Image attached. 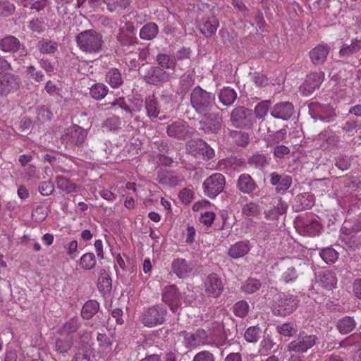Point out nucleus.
<instances>
[{
    "instance_id": "10",
    "label": "nucleus",
    "mask_w": 361,
    "mask_h": 361,
    "mask_svg": "<svg viewBox=\"0 0 361 361\" xmlns=\"http://www.w3.org/2000/svg\"><path fill=\"white\" fill-rule=\"evenodd\" d=\"M204 290L208 296L218 298L224 290V283L216 274H209L204 281Z\"/></svg>"
},
{
    "instance_id": "24",
    "label": "nucleus",
    "mask_w": 361,
    "mask_h": 361,
    "mask_svg": "<svg viewBox=\"0 0 361 361\" xmlns=\"http://www.w3.org/2000/svg\"><path fill=\"white\" fill-rule=\"evenodd\" d=\"M314 202V195L309 192H304L297 195L295 198L294 207L297 211L310 209Z\"/></svg>"
},
{
    "instance_id": "45",
    "label": "nucleus",
    "mask_w": 361,
    "mask_h": 361,
    "mask_svg": "<svg viewBox=\"0 0 361 361\" xmlns=\"http://www.w3.org/2000/svg\"><path fill=\"white\" fill-rule=\"evenodd\" d=\"M242 214L246 217H256L260 214V209L256 203L250 202L243 206Z\"/></svg>"
},
{
    "instance_id": "13",
    "label": "nucleus",
    "mask_w": 361,
    "mask_h": 361,
    "mask_svg": "<svg viewBox=\"0 0 361 361\" xmlns=\"http://www.w3.org/2000/svg\"><path fill=\"white\" fill-rule=\"evenodd\" d=\"M293 112V105L288 102H279L271 109V115L274 118L283 121H288Z\"/></svg>"
},
{
    "instance_id": "60",
    "label": "nucleus",
    "mask_w": 361,
    "mask_h": 361,
    "mask_svg": "<svg viewBox=\"0 0 361 361\" xmlns=\"http://www.w3.org/2000/svg\"><path fill=\"white\" fill-rule=\"evenodd\" d=\"M64 249L67 255L71 259H75L78 257V242L72 240L64 245Z\"/></svg>"
},
{
    "instance_id": "21",
    "label": "nucleus",
    "mask_w": 361,
    "mask_h": 361,
    "mask_svg": "<svg viewBox=\"0 0 361 361\" xmlns=\"http://www.w3.org/2000/svg\"><path fill=\"white\" fill-rule=\"evenodd\" d=\"M270 183L278 192H285L290 187L292 179L288 176L273 173L270 175Z\"/></svg>"
},
{
    "instance_id": "9",
    "label": "nucleus",
    "mask_w": 361,
    "mask_h": 361,
    "mask_svg": "<svg viewBox=\"0 0 361 361\" xmlns=\"http://www.w3.org/2000/svg\"><path fill=\"white\" fill-rule=\"evenodd\" d=\"M162 300L169 306L173 312H177L181 305V296L177 287L174 285L164 287Z\"/></svg>"
},
{
    "instance_id": "49",
    "label": "nucleus",
    "mask_w": 361,
    "mask_h": 361,
    "mask_svg": "<svg viewBox=\"0 0 361 361\" xmlns=\"http://www.w3.org/2000/svg\"><path fill=\"white\" fill-rule=\"evenodd\" d=\"M261 330L257 326H250L245 332V340L250 343L257 342L260 336Z\"/></svg>"
},
{
    "instance_id": "3",
    "label": "nucleus",
    "mask_w": 361,
    "mask_h": 361,
    "mask_svg": "<svg viewBox=\"0 0 361 361\" xmlns=\"http://www.w3.org/2000/svg\"><path fill=\"white\" fill-rule=\"evenodd\" d=\"M317 341V337L315 335L301 331L294 340L287 345V350L297 353H305L315 345Z\"/></svg>"
},
{
    "instance_id": "2",
    "label": "nucleus",
    "mask_w": 361,
    "mask_h": 361,
    "mask_svg": "<svg viewBox=\"0 0 361 361\" xmlns=\"http://www.w3.org/2000/svg\"><path fill=\"white\" fill-rule=\"evenodd\" d=\"M190 102L197 112L203 114L211 110L215 105V96L197 86L191 93Z\"/></svg>"
},
{
    "instance_id": "47",
    "label": "nucleus",
    "mask_w": 361,
    "mask_h": 361,
    "mask_svg": "<svg viewBox=\"0 0 361 361\" xmlns=\"http://www.w3.org/2000/svg\"><path fill=\"white\" fill-rule=\"evenodd\" d=\"M99 290L104 295L109 293L111 290V279L106 274H102L98 281Z\"/></svg>"
},
{
    "instance_id": "17",
    "label": "nucleus",
    "mask_w": 361,
    "mask_h": 361,
    "mask_svg": "<svg viewBox=\"0 0 361 361\" xmlns=\"http://www.w3.org/2000/svg\"><path fill=\"white\" fill-rule=\"evenodd\" d=\"M188 133V126L182 120H177L173 122L167 128V134L171 137L185 139Z\"/></svg>"
},
{
    "instance_id": "6",
    "label": "nucleus",
    "mask_w": 361,
    "mask_h": 361,
    "mask_svg": "<svg viewBox=\"0 0 361 361\" xmlns=\"http://www.w3.org/2000/svg\"><path fill=\"white\" fill-rule=\"evenodd\" d=\"M166 310L161 305H156L145 310L142 316V323L147 327H153L164 322Z\"/></svg>"
},
{
    "instance_id": "39",
    "label": "nucleus",
    "mask_w": 361,
    "mask_h": 361,
    "mask_svg": "<svg viewBox=\"0 0 361 361\" xmlns=\"http://www.w3.org/2000/svg\"><path fill=\"white\" fill-rule=\"evenodd\" d=\"M108 92V87L102 83H95L90 88V94L95 100L102 99Z\"/></svg>"
},
{
    "instance_id": "62",
    "label": "nucleus",
    "mask_w": 361,
    "mask_h": 361,
    "mask_svg": "<svg viewBox=\"0 0 361 361\" xmlns=\"http://www.w3.org/2000/svg\"><path fill=\"white\" fill-rule=\"evenodd\" d=\"M192 361H214V356L209 351L202 350L194 356Z\"/></svg>"
},
{
    "instance_id": "26",
    "label": "nucleus",
    "mask_w": 361,
    "mask_h": 361,
    "mask_svg": "<svg viewBox=\"0 0 361 361\" xmlns=\"http://www.w3.org/2000/svg\"><path fill=\"white\" fill-rule=\"evenodd\" d=\"M238 188L243 193L250 194L256 188V184L248 174H242L238 180Z\"/></svg>"
},
{
    "instance_id": "64",
    "label": "nucleus",
    "mask_w": 361,
    "mask_h": 361,
    "mask_svg": "<svg viewBox=\"0 0 361 361\" xmlns=\"http://www.w3.org/2000/svg\"><path fill=\"white\" fill-rule=\"evenodd\" d=\"M193 77L191 74H185L180 77V85L183 90H188L193 85Z\"/></svg>"
},
{
    "instance_id": "56",
    "label": "nucleus",
    "mask_w": 361,
    "mask_h": 361,
    "mask_svg": "<svg viewBox=\"0 0 361 361\" xmlns=\"http://www.w3.org/2000/svg\"><path fill=\"white\" fill-rule=\"evenodd\" d=\"M97 341L102 353H107L111 350V343L105 334H98Z\"/></svg>"
},
{
    "instance_id": "4",
    "label": "nucleus",
    "mask_w": 361,
    "mask_h": 361,
    "mask_svg": "<svg viewBox=\"0 0 361 361\" xmlns=\"http://www.w3.org/2000/svg\"><path fill=\"white\" fill-rule=\"evenodd\" d=\"M225 184L224 176L221 173H216L204 180L202 189L206 196L214 199L223 191Z\"/></svg>"
},
{
    "instance_id": "5",
    "label": "nucleus",
    "mask_w": 361,
    "mask_h": 361,
    "mask_svg": "<svg viewBox=\"0 0 361 361\" xmlns=\"http://www.w3.org/2000/svg\"><path fill=\"white\" fill-rule=\"evenodd\" d=\"M298 302V300L296 296L280 293L274 306V313L281 317L289 315L296 310Z\"/></svg>"
},
{
    "instance_id": "34",
    "label": "nucleus",
    "mask_w": 361,
    "mask_h": 361,
    "mask_svg": "<svg viewBox=\"0 0 361 361\" xmlns=\"http://www.w3.org/2000/svg\"><path fill=\"white\" fill-rule=\"evenodd\" d=\"M236 92L230 87H224L219 94V101L225 106L231 105L236 99Z\"/></svg>"
},
{
    "instance_id": "50",
    "label": "nucleus",
    "mask_w": 361,
    "mask_h": 361,
    "mask_svg": "<svg viewBox=\"0 0 361 361\" xmlns=\"http://www.w3.org/2000/svg\"><path fill=\"white\" fill-rule=\"evenodd\" d=\"M276 330L279 334L288 337L293 336L297 331L295 326L292 323H284L278 325Z\"/></svg>"
},
{
    "instance_id": "42",
    "label": "nucleus",
    "mask_w": 361,
    "mask_h": 361,
    "mask_svg": "<svg viewBox=\"0 0 361 361\" xmlns=\"http://www.w3.org/2000/svg\"><path fill=\"white\" fill-rule=\"evenodd\" d=\"M158 31L157 24H145L140 31V36L143 39L149 40L157 35Z\"/></svg>"
},
{
    "instance_id": "59",
    "label": "nucleus",
    "mask_w": 361,
    "mask_h": 361,
    "mask_svg": "<svg viewBox=\"0 0 361 361\" xmlns=\"http://www.w3.org/2000/svg\"><path fill=\"white\" fill-rule=\"evenodd\" d=\"M361 342V336L355 334H353L344 341L339 343V348H348L351 345H358Z\"/></svg>"
},
{
    "instance_id": "11",
    "label": "nucleus",
    "mask_w": 361,
    "mask_h": 361,
    "mask_svg": "<svg viewBox=\"0 0 361 361\" xmlns=\"http://www.w3.org/2000/svg\"><path fill=\"white\" fill-rule=\"evenodd\" d=\"M324 73L322 71L310 73L305 82L300 85V90L305 96L312 94L322 83Z\"/></svg>"
},
{
    "instance_id": "40",
    "label": "nucleus",
    "mask_w": 361,
    "mask_h": 361,
    "mask_svg": "<svg viewBox=\"0 0 361 361\" xmlns=\"http://www.w3.org/2000/svg\"><path fill=\"white\" fill-rule=\"evenodd\" d=\"M355 326V321L350 317H345L341 319L337 324L338 329L343 334L352 331Z\"/></svg>"
},
{
    "instance_id": "20",
    "label": "nucleus",
    "mask_w": 361,
    "mask_h": 361,
    "mask_svg": "<svg viewBox=\"0 0 361 361\" xmlns=\"http://www.w3.org/2000/svg\"><path fill=\"white\" fill-rule=\"evenodd\" d=\"M251 248L252 245L249 240L238 241L229 247L228 255L233 259H239L246 255Z\"/></svg>"
},
{
    "instance_id": "31",
    "label": "nucleus",
    "mask_w": 361,
    "mask_h": 361,
    "mask_svg": "<svg viewBox=\"0 0 361 361\" xmlns=\"http://www.w3.org/2000/svg\"><path fill=\"white\" fill-rule=\"evenodd\" d=\"M99 309V303L94 300H90L83 305L81 315L82 318L90 319L98 312Z\"/></svg>"
},
{
    "instance_id": "29",
    "label": "nucleus",
    "mask_w": 361,
    "mask_h": 361,
    "mask_svg": "<svg viewBox=\"0 0 361 361\" xmlns=\"http://www.w3.org/2000/svg\"><path fill=\"white\" fill-rule=\"evenodd\" d=\"M107 9L111 12H121L128 8L132 0H103Z\"/></svg>"
},
{
    "instance_id": "18",
    "label": "nucleus",
    "mask_w": 361,
    "mask_h": 361,
    "mask_svg": "<svg viewBox=\"0 0 361 361\" xmlns=\"http://www.w3.org/2000/svg\"><path fill=\"white\" fill-rule=\"evenodd\" d=\"M340 239L349 247H357V232L352 228L348 221H345L340 231Z\"/></svg>"
},
{
    "instance_id": "51",
    "label": "nucleus",
    "mask_w": 361,
    "mask_h": 361,
    "mask_svg": "<svg viewBox=\"0 0 361 361\" xmlns=\"http://www.w3.org/2000/svg\"><path fill=\"white\" fill-rule=\"evenodd\" d=\"M287 207L286 203L279 201L277 206L274 209L265 212L266 218L268 219H274L279 215L285 213Z\"/></svg>"
},
{
    "instance_id": "25",
    "label": "nucleus",
    "mask_w": 361,
    "mask_h": 361,
    "mask_svg": "<svg viewBox=\"0 0 361 361\" xmlns=\"http://www.w3.org/2000/svg\"><path fill=\"white\" fill-rule=\"evenodd\" d=\"M318 283L324 288L332 290L336 286L337 279L334 273L329 270H325L319 274Z\"/></svg>"
},
{
    "instance_id": "32",
    "label": "nucleus",
    "mask_w": 361,
    "mask_h": 361,
    "mask_svg": "<svg viewBox=\"0 0 361 361\" xmlns=\"http://www.w3.org/2000/svg\"><path fill=\"white\" fill-rule=\"evenodd\" d=\"M97 263L96 257L92 252H86L83 254L79 261L78 266L84 270H91L94 268Z\"/></svg>"
},
{
    "instance_id": "48",
    "label": "nucleus",
    "mask_w": 361,
    "mask_h": 361,
    "mask_svg": "<svg viewBox=\"0 0 361 361\" xmlns=\"http://www.w3.org/2000/svg\"><path fill=\"white\" fill-rule=\"evenodd\" d=\"M261 283L255 279H247L241 286V290L245 293L251 294L259 289Z\"/></svg>"
},
{
    "instance_id": "37",
    "label": "nucleus",
    "mask_w": 361,
    "mask_h": 361,
    "mask_svg": "<svg viewBox=\"0 0 361 361\" xmlns=\"http://www.w3.org/2000/svg\"><path fill=\"white\" fill-rule=\"evenodd\" d=\"M20 46L19 40L13 36H9L1 39L0 42V49L4 51H14L18 49Z\"/></svg>"
},
{
    "instance_id": "63",
    "label": "nucleus",
    "mask_w": 361,
    "mask_h": 361,
    "mask_svg": "<svg viewBox=\"0 0 361 361\" xmlns=\"http://www.w3.org/2000/svg\"><path fill=\"white\" fill-rule=\"evenodd\" d=\"M179 198L184 204H189L193 199L194 192L188 188L181 190L179 192Z\"/></svg>"
},
{
    "instance_id": "1",
    "label": "nucleus",
    "mask_w": 361,
    "mask_h": 361,
    "mask_svg": "<svg viewBox=\"0 0 361 361\" xmlns=\"http://www.w3.org/2000/svg\"><path fill=\"white\" fill-rule=\"evenodd\" d=\"M76 42L80 50L90 54L98 53L103 45L102 35L94 30L81 32L76 37Z\"/></svg>"
},
{
    "instance_id": "55",
    "label": "nucleus",
    "mask_w": 361,
    "mask_h": 361,
    "mask_svg": "<svg viewBox=\"0 0 361 361\" xmlns=\"http://www.w3.org/2000/svg\"><path fill=\"white\" fill-rule=\"evenodd\" d=\"M39 49L43 54H51L56 50L57 44L47 39H43L39 42Z\"/></svg>"
},
{
    "instance_id": "44",
    "label": "nucleus",
    "mask_w": 361,
    "mask_h": 361,
    "mask_svg": "<svg viewBox=\"0 0 361 361\" xmlns=\"http://www.w3.org/2000/svg\"><path fill=\"white\" fill-rule=\"evenodd\" d=\"M56 182L57 188L66 193H71L75 190V185L64 177H56Z\"/></svg>"
},
{
    "instance_id": "22",
    "label": "nucleus",
    "mask_w": 361,
    "mask_h": 361,
    "mask_svg": "<svg viewBox=\"0 0 361 361\" xmlns=\"http://www.w3.org/2000/svg\"><path fill=\"white\" fill-rule=\"evenodd\" d=\"M195 147L197 153L202 156L204 160H209L212 159L215 152L213 148H212L205 141L203 140H192L190 143V147Z\"/></svg>"
},
{
    "instance_id": "57",
    "label": "nucleus",
    "mask_w": 361,
    "mask_h": 361,
    "mask_svg": "<svg viewBox=\"0 0 361 361\" xmlns=\"http://www.w3.org/2000/svg\"><path fill=\"white\" fill-rule=\"evenodd\" d=\"M15 5L8 1H4L0 4V16L8 17L11 16L15 11Z\"/></svg>"
},
{
    "instance_id": "53",
    "label": "nucleus",
    "mask_w": 361,
    "mask_h": 361,
    "mask_svg": "<svg viewBox=\"0 0 361 361\" xmlns=\"http://www.w3.org/2000/svg\"><path fill=\"white\" fill-rule=\"evenodd\" d=\"M249 311V305L245 300L236 302L233 306V312L238 317H245Z\"/></svg>"
},
{
    "instance_id": "33",
    "label": "nucleus",
    "mask_w": 361,
    "mask_h": 361,
    "mask_svg": "<svg viewBox=\"0 0 361 361\" xmlns=\"http://www.w3.org/2000/svg\"><path fill=\"white\" fill-rule=\"evenodd\" d=\"M322 228L321 223L316 218H313L304 223L303 232L304 234L316 235L321 232Z\"/></svg>"
},
{
    "instance_id": "58",
    "label": "nucleus",
    "mask_w": 361,
    "mask_h": 361,
    "mask_svg": "<svg viewBox=\"0 0 361 361\" xmlns=\"http://www.w3.org/2000/svg\"><path fill=\"white\" fill-rule=\"evenodd\" d=\"M218 24H197V28L205 37L211 36L217 30Z\"/></svg>"
},
{
    "instance_id": "30",
    "label": "nucleus",
    "mask_w": 361,
    "mask_h": 361,
    "mask_svg": "<svg viewBox=\"0 0 361 361\" xmlns=\"http://www.w3.org/2000/svg\"><path fill=\"white\" fill-rule=\"evenodd\" d=\"M73 342V336L61 335L56 340L55 350L59 353H66L71 348Z\"/></svg>"
},
{
    "instance_id": "7",
    "label": "nucleus",
    "mask_w": 361,
    "mask_h": 361,
    "mask_svg": "<svg viewBox=\"0 0 361 361\" xmlns=\"http://www.w3.org/2000/svg\"><path fill=\"white\" fill-rule=\"evenodd\" d=\"M180 336L183 337V345L187 348H195L200 345H209L212 343L209 341V336L204 329H198L195 332L182 331Z\"/></svg>"
},
{
    "instance_id": "38",
    "label": "nucleus",
    "mask_w": 361,
    "mask_h": 361,
    "mask_svg": "<svg viewBox=\"0 0 361 361\" xmlns=\"http://www.w3.org/2000/svg\"><path fill=\"white\" fill-rule=\"evenodd\" d=\"M78 326L79 319L78 317H73L64 324V325L59 329V334L61 335L73 336L72 334L77 331Z\"/></svg>"
},
{
    "instance_id": "12",
    "label": "nucleus",
    "mask_w": 361,
    "mask_h": 361,
    "mask_svg": "<svg viewBox=\"0 0 361 361\" xmlns=\"http://www.w3.org/2000/svg\"><path fill=\"white\" fill-rule=\"evenodd\" d=\"M173 272L180 279H185L192 274L194 266L192 263L183 258L174 259L171 264Z\"/></svg>"
},
{
    "instance_id": "35",
    "label": "nucleus",
    "mask_w": 361,
    "mask_h": 361,
    "mask_svg": "<svg viewBox=\"0 0 361 361\" xmlns=\"http://www.w3.org/2000/svg\"><path fill=\"white\" fill-rule=\"evenodd\" d=\"M71 135V142L75 145L82 144L86 137V131L78 126H74L68 129Z\"/></svg>"
},
{
    "instance_id": "28",
    "label": "nucleus",
    "mask_w": 361,
    "mask_h": 361,
    "mask_svg": "<svg viewBox=\"0 0 361 361\" xmlns=\"http://www.w3.org/2000/svg\"><path fill=\"white\" fill-rule=\"evenodd\" d=\"M105 80L112 88H118L123 83L121 74L117 68L109 69L106 73Z\"/></svg>"
},
{
    "instance_id": "23",
    "label": "nucleus",
    "mask_w": 361,
    "mask_h": 361,
    "mask_svg": "<svg viewBox=\"0 0 361 361\" xmlns=\"http://www.w3.org/2000/svg\"><path fill=\"white\" fill-rule=\"evenodd\" d=\"M317 142L321 148L328 149L336 145L338 137L333 132L325 130L318 135Z\"/></svg>"
},
{
    "instance_id": "36",
    "label": "nucleus",
    "mask_w": 361,
    "mask_h": 361,
    "mask_svg": "<svg viewBox=\"0 0 361 361\" xmlns=\"http://www.w3.org/2000/svg\"><path fill=\"white\" fill-rule=\"evenodd\" d=\"M361 49V39H355L350 44H344L340 49L339 53L342 56H349Z\"/></svg>"
},
{
    "instance_id": "8",
    "label": "nucleus",
    "mask_w": 361,
    "mask_h": 361,
    "mask_svg": "<svg viewBox=\"0 0 361 361\" xmlns=\"http://www.w3.org/2000/svg\"><path fill=\"white\" fill-rule=\"evenodd\" d=\"M253 119L251 111L243 106L233 109L231 114L232 124L236 128L250 127Z\"/></svg>"
},
{
    "instance_id": "14",
    "label": "nucleus",
    "mask_w": 361,
    "mask_h": 361,
    "mask_svg": "<svg viewBox=\"0 0 361 361\" xmlns=\"http://www.w3.org/2000/svg\"><path fill=\"white\" fill-rule=\"evenodd\" d=\"M20 81L18 77L11 73L0 75V96H6L11 92L17 90Z\"/></svg>"
},
{
    "instance_id": "19",
    "label": "nucleus",
    "mask_w": 361,
    "mask_h": 361,
    "mask_svg": "<svg viewBox=\"0 0 361 361\" xmlns=\"http://www.w3.org/2000/svg\"><path fill=\"white\" fill-rule=\"evenodd\" d=\"M329 47L326 44H319L310 51L311 61L314 65L324 63L329 53Z\"/></svg>"
},
{
    "instance_id": "52",
    "label": "nucleus",
    "mask_w": 361,
    "mask_h": 361,
    "mask_svg": "<svg viewBox=\"0 0 361 361\" xmlns=\"http://www.w3.org/2000/svg\"><path fill=\"white\" fill-rule=\"evenodd\" d=\"M298 277V274L293 267L288 268L281 276L280 280L284 283H293Z\"/></svg>"
},
{
    "instance_id": "41",
    "label": "nucleus",
    "mask_w": 361,
    "mask_h": 361,
    "mask_svg": "<svg viewBox=\"0 0 361 361\" xmlns=\"http://www.w3.org/2000/svg\"><path fill=\"white\" fill-rule=\"evenodd\" d=\"M319 255L322 259L329 264L335 263L338 258V252L335 249L330 247L322 249L319 251Z\"/></svg>"
},
{
    "instance_id": "27",
    "label": "nucleus",
    "mask_w": 361,
    "mask_h": 361,
    "mask_svg": "<svg viewBox=\"0 0 361 361\" xmlns=\"http://www.w3.org/2000/svg\"><path fill=\"white\" fill-rule=\"evenodd\" d=\"M145 104L147 116L149 118H157L160 113V110L157 99L154 95H149L146 97Z\"/></svg>"
},
{
    "instance_id": "15",
    "label": "nucleus",
    "mask_w": 361,
    "mask_h": 361,
    "mask_svg": "<svg viewBox=\"0 0 361 361\" xmlns=\"http://www.w3.org/2000/svg\"><path fill=\"white\" fill-rule=\"evenodd\" d=\"M170 75L159 67L151 66L145 75V80L152 85L168 81Z\"/></svg>"
},
{
    "instance_id": "43",
    "label": "nucleus",
    "mask_w": 361,
    "mask_h": 361,
    "mask_svg": "<svg viewBox=\"0 0 361 361\" xmlns=\"http://www.w3.org/2000/svg\"><path fill=\"white\" fill-rule=\"evenodd\" d=\"M222 119L219 115H214L204 123V130L207 132L217 133L221 128Z\"/></svg>"
},
{
    "instance_id": "54",
    "label": "nucleus",
    "mask_w": 361,
    "mask_h": 361,
    "mask_svg": "<svg viewBox=\"0 0 361 361\" xmlns=\"http://www.w3.org/2000/svg\"><path fill=\"white\" fill-rule=\"evenodd\" d=\"M271 106L269 100L262 101L256 105L255 112L258 118H264L268 113Z\"/></svg>"
},
{
    "instance_id": "61",
    "label": "nucleus",
    "mask_w": 361,
    "mask_h": 361,
    "mask_svg": "<svg viewBox=\"0 0 361 361\" xmlns=\"http://www.w3.org/2000/svg\"><path fill=\"white\" fill-rule=\"evenodd\" d=\"M216 214L213 212H205L201 214L200 221L202 224L209 227L211 226L215 219Z\"/></svg>"
},
{
    "instance_id": "46",
    "label": "nucleus",
    "mask_w": 361,
    "mask_h": 361,
    "mask_svg": "<svg viewBox=\"0 0 361 361\" xmlns=\"http://www.w3.org/2000/svg\"><path fill=\"white\" fill-rule=\"evenodd\" d=\"M157 61L159 64L167 69H174L176 65V59L167 54H159L157 56Z\"/></svg>"
},
{
    "instance_id": "16",
    "label": "nucleus",
    "mask_w": 361,
    "mask_h": 361,
    "mask_svg": "<svg viewBox=\"0 0 361 361\" xmlns=\"http://www.w3.org/2000/svg\"><path fill=\"white\" fill-rule=\"evenodd\" d=\"M310 111L314 119H319L324 122H330L336 116L334 110L329 106L314 104L311 106Z\"/></svg>"
}]
</instances>
